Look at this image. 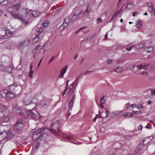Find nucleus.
<instances>
[{
	"label": "nucleus",
	"instance_id": "obj_1",
	"mask_svg": "<svg viewBox=\"0 0 155 155\" xmlns=\"http://www.w3.org/2000/svg\"><path fill=\"white\" fill-rule=\"evenodd\" d=\"M45 129L41 128L37 130L33 136V138L35 140H37L38 142L42 139L44 134Z\"/></svg>",
	"mask_w": 155,
	"mask_h": 155
},
{
	"label": "nucleus",
	"instance_id": "obj_2",
	"mask_svg": "<svg viewBox=\"0 0 155 155\" xmlns=\"http://www.w3.org/2000/svg\"><path fill=\"white\" fill-rule=\"evenodd\" d=\"M60 124L61 121L59 120H57L54 122L51 126V128L50 130L51 132L53 134H58V131L60 132L59 128Z\"/></svg>",
	"mask_w": 155,
	"mask_h": 155
},
{
	"label": "nucleus",
	"instance_id": "obj_3",
	"mask_svg": "<svg viewBox=\"0 0 155 155\" xmlns=\"http://www.w3.org/2000/svg\"><path fill=\"white\" fill-rule=\"evenodd\" d=\"M1 93L2 97L5 98L7 100H9L15 97V94L13 92H11L10 91L9 92H8L6 90L2 91Z\"/></svg>",
	"mask_w": 155,
	"mask_h": 155
},
{
	"label": "nucleus",
	"instance_id": "obj_4",
	"mask_svg": "<svg viewBox=\"0 0 155 155\" xmlns=\"http://www.w3.org/2000/svg\"><path fill=\"white\" fill-rule=\"evenodd\" d=\"M64 137L68 141L74 144L80 145L81 143L80 142H77V137L75 136L69 134H66L64 136Z\"/></svg>",
	"mask_w": 155,
	"mask_h": 155
},
{
	"label": "nucleus",
	"instance_id": "obj_5",
	"mask_svg": "<svg viewBox=\"0 0 155 155\" xmlns=\"http://www.w3.org/2000/svg\"><path fill=\"white\" fill-rule=\"evenodd\" d=\"M22 87L21 86H15V85H10L9 89L15 95H17L20 93L22 90Z\"/></svg>",
	"mask_w": 155,
	"mask_h": 155
},
{
	"label": "nucleus",
	"instance_id": "obj_6",
	"mask_svg": "<svg viewBox=\"0 0 155 155\" xmlns=\"http://www.w3.org/2000/svg\"><path fill=\"white\" fill-rule=\"evenodd\" d=\"M11 15L15 17V18L18 19L20 20L22 23H23L25 25H27L28 22L23 19L22 18L20 17L14 11H12L10 12Z\"/></svg>",
	"mask_w": 155,
	"mask_h": 155
},
{
	"label": "nucleus",
	"instance_id": "obj_7",
	"mask_svg": "<svg viewBox=\"0 0 155 155\" xmlns=\"http://www.w3.org/2000/svg\"><path fill=\"white\" fill-rule=\"evenodd\" d=\"M23 126V124L21 120L17 121L16 123L14 126L13 128L14 130L17 131L20 130Z\"/></svg>",
	"mask_w": 155,
	"mask_h": 155
},
{
	"label": "nucleus",
	"instance_id": "obj_8",
	"mask_svg": "<svg viewBox=\"0 0 155 155\" xmlns=\"http://www.w3.org/2000/svg\"><path fill=\"white\" fill-rule=\"evenodd\" d=\"M27 115L29 117H31L34 120H36L40 117H37V115L31 110H29L27 112Z\"/></svg>",
	"mask_w": 155,
	"mask_h": 155
},
{
	"label": "nucleus",
	"instance_id": "obj_9",
	"mask_svg": "<svg viewBox=\"0 0 155 155\" xmlns=\"http://www.w3.org/2000/svg\"><path fill=\"white\" fill-rule=\"evenodd\" d=\"M3 134H4V136H5V137H3L4 139H10L12 138L13 137V134L9 131H8V132L0 133V136L3 135Z\"/></svg>",
	"mask_w": 155,
	"mask_h": 155
},
{
	"label": "nucleus",
	"instance_id": "obj_10",
	"mask_svg": "<svg viewBox=\"0 0 155 155\" xmlns=\"http://www.w3.org/2000/svg\"><path fill=\"white\" fill-rule=\"evenodd\" d=\"M33 97L30 96L25 97L24 100V104L25 105H28L32 103Z\"/></svg>",
	"mask_w": 155,
	"mask_h": 155
},
{
	"label": "nucleus",
	"instance_id": "obj_11",
	"mask_svg": "<svg viewBox=\"0 0 155 155\" xmlns=\"http://www.w3.org/2000/svg\"><path fill=\"white\" fill-rule=\"evenodd\" d=\"M69 20L68 17L64 19L63 23L60 27L59 28L60 30H62L67 26L70 21Z\"/></svg>",
	"mask_w": 155,
	"mask_h": 155
},
{
	"label": "nucleus",
	"instance_id": "obj_12",
	"mask_svg": "<svg viewBox=\"0 0 155 155\" xmlns=\"http://www.w3.org/2000/svg\"><path fill=\"white\" fill-rule=\"evenodd\" d=\"M30 41V39H27L24 41H21L19 44V46L20 47L27 46L29 44Z\"/></svg>",
	"mask_w": 155,
	"mask_h": 155
},
{
	"label": "nucleus",
	"instance_id": "obj_13",
	"mask_svg": "<svg viewBox=\"0 0 155 155\" xmlns=\"http://www.w3.org/2000/svg\"><path fill=\"white\" fill-rule=\"evenodd\" d=\"M146 4L148 7V9L149 11L150 12L152 13L154 9V6L152 5V3L150 2H147Z\"/></svg>",
	"mask_w": 155,
	"mask_h": 155
},
{
	"label": "nucleus",
	"instance_id": "obj_14",
	"mask_svg": "<svg viewBox=\"0 0 155 155\" xmlns=\"http://www.w3.org/2000/svg\"><path fill=\"white\" fill-rule=\"evenodd\" d=\"M75 88L70 85L67 94L69 96H71L73 93Z\"/></svg>",
	"mask_w": 155,
	"mask_h": 155
},
{
	"label": "nucleus",
	"instance_id": "obj_15",
	"mask_svg": "<svg viewBox=\"0 0 155 155\" xmlns=\"http://www.w3.org/2000/svg\"><path fill=\"white\" fill-rule=\"evenodd\" d=\"M50 102L47 100H45L43 101L41 103V105L43 107L47 106L49 104Z\"/></svg>",
	"mask_w": 155,
	"mask_h": 155
},
{
	"label": "nucleus",
	"instance_id": "obj_16",
	"mask_svg": "<svg viewBox=\"0 0 155 155\" xmlns=\"http://www.w3.org/2000/svg\"><path fill=\"white\" fill-rule=\"evenodd\" d=\"M149 64V63H145L144 64H140L137 66V68L138 69H145V68L148 66Z\"/></svg>",
	"mask_w": 155,
	"mask_h": 155
},
{
	"label": "nucleus",
	"instance_id": "obj_17",
	"mask_svg": "<svg viewBox=\"0 0 155 155\" xmlns=\"http://www.w3.org/2000/svg\"><path fill=\"white\" fill-rule=\"evenodd\" d=\"M21 3L19 2L16 4L13 5V8L16 11H18L21 7Z\"/></svg>",
	"mask_w": 155,
	"mask_h": 155
},
{
	"label": "nucleus",
	"instance_id": "obj_18",
	"mask_svg": "<svg viewBox=\"0 0 155 155\" xmlns=\"http://www.w3.org/2000/svg\"><path fill=\"white\" fill-rule=\"evenodd\" d=\"M12 69V64H10L9 67L5 68L3 70V71L7 72L8 73H11Z\"/></svg>",
	"mask_w": 155,
	"mask_h": 155
},
{
	"label": "nucleus",
	"instance_id": "obj_19",
	"mask_svg": "<svg viewBox=\"0 0 155 155\" xmlns=\"http://www.w3.org/2000/svg\"><path fill=\"white\" fill-rule=\"evenodd\" d=\"M79 79V77L76 79L75 81L71 84L73 87L76 88V86L78 83V81Z\"/></svg>",
	"mask_w": 155,
	"mask_h": 155
},
{
	"label": "nucleus",
	"instance_id": "obj_20",
	"mask_svg": "<svg viewBox=\"0 0 155 155\" xmlns=\"http://www.w3.org/2000/svg\"><path fill=\"white\" fill-rule=\"evenodd\" d=\"M123 115L125 117H130L133 116V114L132 113L125 112L123 113Z\"/></svg>",
	"mask_w": 155,
	"mask_h": 155
},
{
	"label": "nucleus",
	"instance_id": "obj_21",
	"mask_svg": "<svg viewBox=\"0 0 155 155\" xmlns=\"http://www.w3.org/2000/svg\"><path fill=\"white\" fill-rule=\"evenodd\" d=\"M145 51H146L147 53L152 52L153 50V48L152 47L149 46L146 48L145 49Z\"/></svg>",
	"mask_w": 155,
	"mask_h": 155
},
{
	"label": "nucleus",
	"instance_id": "obj_22",
	"mask_svg": "<svg viewBox=\"0 0 155 155\" xmlns=\"http://www.w3.org/2000/svg\"><path fill=\"white\" fill-rule=\"evenodd\" d=\"M0 4L3 5H7L8 3V0H0Z\"/></svg>",
	"mask_w": 155,
	"mask_h": 155
},
{
	"label": "nucleus",
	"instance_id": "obj_23",
	"mask_svg": "<svg viewBox=\"0 0 155 155\" xmlns=\"http://www.w3.org/2000/svg\"><path fill=\"white\" fill-rule=\"evenodd\" d=\"M49 23V22L48 20H45L43 21L42 25L41 27L45 28L47 27Z\"/></svg>",
	"mask_w": 155,
	"mask_h": 155
},
{
	"label": "nucleus",
	"instance_id": "obj_24",
	"mask_svg": "<svg viewBox=\"0 0 155 155\" xmlns=\"http://www.w3.org/2000/svg\"><path fill=\"white\" fill-rule=\"evenodd\" d=\"M134 7L133 4L131 2L127 3V5L126 8L130 9H132Z\"/></svg>",
	"mask_w": 155,
	"mask_h": 155
},
{
	"label": "nucleus",
	"instance_id": "obj_25",
	"mask_svg": "<svg viewBox=\"0 0 155 155\" xmlns=\"http://www.w3.org/2000/svg\"><path fill=\"white\" fill-rule=\"evenodd\" d=\"M15 109L16 110V111L17 113L20 115H22L21 110L20 107L17 106L15 107Z\"/></svg>",
	"mask_w": 155,
	"mask_h": 155
},
{
	"label": "nucleus",
	"instance_id": "obj_26",
	"mask_svg": "<svg viewBox=\"0 0 155 155\" xmlns=\"http://www.w3.org/2000/svg\"><path fill=\"white\" fill-rule=\"evenodd\" d=\"M136 26L139 28H140L142 26V22L139 20H137L136 22Z\"/></svg>",
	"mask_w": 155,
	"mask_h": 155
},
{
	"label": "nucleus",
	"instance_id": "obj_27",
	"mask_svg": "<svg viewBox=\"0 0 155 155\" xmlns=\"http://www.w3.org/2000/svg\"><path fill=\"white\" fill-rule=\"evenodd\" d=\"M122 70V68L120 66L117 67L116 68L114 69V71H116L118 72H121Z\"/></svg>",
	"mask_w": 155,
	"mask_h": 155
},
{
	"label": "nucleus",
	"instance_id": "obj_28",
	"mask_svg": "<svg viewBox=\"0 0 155 155\" xmlns=\"http://www.w3.org/2000/svg\"><path fill=\"white\" fill-rule=\"evenodd\" d=\"M33 11L27 9L26 12V15H29L31 16H34Z\"/></svg>",
	"mask_w": 155,
	"mask_h": 155
},
{
	"label": "nucleus",
	"instance_id": "obj_29",
	"mask_svg": "<svg viewBox=\"0 0 155 155\" xmlns=\"http://www.w3.org/2000/svg\"><path fill=\"white\" fill-rule=\"evenodd\" d=\"M39 36L38 35H36L35 37L33 38V42L34 43H36L39 40Z\"/></svg>",
	"mask_w": 155,
	"mask_h": 155
},
{
	"label": "nucleus",
	"instance_id": "obj_30",
	"mask_svg": "<svg viewBox=\"0 0 155 155\" xmlns=\"http://www.w3.org/2000/svg\"><path fill=\"white\" fill-rule=\"evenodd\" d=\"M40 46L39 45H38L36 48H35L33 51V52L34 53H36L38 51L39 53L40 50H41L40 48Z\"/></svg>",
	"mask_w": 155,
	"mask_h": 155
},
{
	"label": "nucleus",
	"instance_id": "obj_31",
	"mask_svg": "<svg viewBox=\"0 0 155 155\" xmlns=\"http://www.w3.org/2000/svg\"><path fill=\"white\" fill-rule=\"evenodd\" d=\"M67 66H64L63 68H62L60 71V72L61 73L64 74H65V73L66 72L67 69Z\"/></svg>",
	"mask_w": 155,
	"mask_h": 155
},
{
	"label": "nucleus",
	"instance_id": "obj_32",
	"mask_svg": "<svg viewBox=\"0 0 155 155\" xmlns=\"http://www.w3.org/2000/svg\"><path fill=\"white\" fill-rule=\"evenodd\" d=\"M69 81H70L69 80H68L67 81L66 84V87L64 91V93L63 94V96H64V95L65 94V93H66V92L68 90V82H69Z\"/></svg>",
	"mask_w": 155,
	"mask_h": 155
},
{
	"label": "nucleus",
	"instance_id": "obj_33",
	"mask_svg": "<svg viewBox=\"0 0 155 155\" xmlns=\"http://www.w3.org/2000/svg\"><path fill=\"white\" fill-rule=\"evenodd\" d=\"M91 11V9H88V7H87L85 10L83 12V14L87 15L89 14L90 12Z\"/></svg>",
	"mask_w": 155,
	"mask_h": 155
},
{
	"label": "nucleus",
	"instance_id": "obj_34",
	"mask_svg": "<svg viewBox=\"0 0 155 155\" xmlns=\"http://www.w3.org/2000/svg\"><path fill=\"white\" fill-rule=\"evenodd\" d=\"M74 103L71 101H70L68 104V107L70 110H71L73 106Z\"/></svg>",
	"mask_w": 155,
	"mask_h": 155
},
{
	"label": "nucleus",
	"instance_id": "obj_35",
	"mask_svg": "<svg viewBox=\"0 0 155 155\" xmlns=\"http://www.w3.org/2000/svg\"><path fill=\"white\" fill-rule=\"evenodd\" d=\"M143 145L142 144H140L137 147L136 150V152L137 153L140 150V148L142 147Z\"/></svg>",
	"mask_w": 155,
	"mask_h": 155
},
{
	"label": "nucleus",
	"instance_id": "obj_36",
	"mask_svg": "<svg viewBox=\"0 0 155 155\" xmlns=\"http://www.w3.org/2000/svg\"><path fill=\"white\" fill-rule=\"evenodd\" d=\"M5 110L2 108H0V117H2L4 116Z\"/></svg>",
	"mask_w": 155,
	"mask_h": 155
},
{
	"label": "nucleus",
	"instance_id": "obj_37",
	"mask_svg": "<svg viewBox=\"0 0 155 155\" xmlns=\"http://www.w3.org/2000/svg\"><path fill=\"white\" fill-rule=\"evenodd\" d=\"M136 107L140 110H142L144 109L142 105L140 104L136 105Z\"/></svg>",
	"mask_w": 155,
	"mask_h": 155
},
{
	"label": "nucleus",
	"instance_id": "obj_38",
	"mask_svg": "<svg viewBox=\"0 0 155 155\" xmlns=\"http://www.w3.org/2000/svg\"><path fill=\"white\" fill-rule=\"evenodd\" d=\"M39 147V145L38 143L36 144L35 146V147L33 148L32 149V152L34 153V152L36 150L38 149Z\"/></svg>",
	"mask_w": 155,
	"mask_h": 155
},
{
	"label": "nucleus",
	"instance_id": "obj_39",
	"mask_svg": "<svg viewBox=\"0 0 155 155\" xmlns=\"http://www.w3.org/2000/svg\"><path fill=\"white\" fill-rule=\"evenodd\" d=\"M144 46V45L143 44H138L136 45V48L138 49H139L140 48H143Z\"/></svg>",
	"mask_w": 155,
	"mask_h": 155
},
{
	"label": "nucleus",
	"instance_id": "obj_40",
	"mask_svg": "<svg viewBox=\"0 0 155 155\" xmlns=\"http://www.w3.org/2000/svg\"><path fill=\"white\" fill-rule=\"evenodd\" d=\"M123 110H119V111H114L113 112V113L114 115H115L117 116L119 115L120 114L122 111Z\"/></svg>",
	"mask_w": 155,
	"mask_h": 155
},
{
	"label": "nucleus",
	"instance_id": "obj_41",
	"mask_svg": "<svg viewBox=\"0 0 155 155\" xmlns=\"http://www.w3.org/2000/svg\"><path fill=\"white\" fill-rule=\"evenodd\" d=\"M5 32L7 35H12V32L9 30H6L5 31Z\"/></svg>",
	"mask_w": 155,
	"mask_h": 155
},
{
	"label": "nucleus",
	"instance_id": "obj_42",
	"mask_svg": "<svg viewBox=\"0 0 155 155\" xmlns=\"http://www.w3.org/2000/svg\"><path fill=\"white\" fill-rule=\"evenodd\" d=\"M33 13L34 16V17L37 16H38L40 14L39 12H37V11H33Z\"/></svg>",
	"mask_w": 155,
	"mask_h": 155
},
{
	"label": "nucleus",
	"instance_id": "obj_43",
	"mask_svg": "<svg viewBox=\"0 0 155 155\" xmlns=\"http://www.w3.org/2000/svg\"><path fill=\"white\" fill-rule=\"evenodd\" d=\"M105 97L104 96L100 98V101L102 104H104L105 102V99L104 98Z\"/></svg>",
	"mask_w": 155,
	"mask_h": 155
},
{
	"label": "nucleus",
	"instance_id": "obj_44",
	"mask_svg": "<svg viewBox=\"0 0 155 155\" xmlns=\"http://www.w3.org/2000/svg\"><path fill=\"white\" fill-rule=\"evenodd\" d=\"M43 30V28H42V27L41 26V27L37 29L36 30V31L37 32L39 33H41L42 32Z\"/></svg>",
	"mask_w": 155,
	"mask_h": 155
},
{
	"label": "nucleus",
	"instance_id": "obj_45",
	"mask_svg": "<svg viewBox=\"0 0 155 155\" xmlns=\"http://www.w3.org/2000/svg\"><path fill=\"white\" fill-rule=\"evenodd\" d=\"M4 121L5 122H8L10 120V119L8 116H5L4 118Z\"/></svg>",
	"mask_w": 155,
	"mask_h": 155
},
{
	"label": "nucleus",
	"instance_id": "obj_46",
	"mask_svg": "<svg viewBox=\"0 0 155 155\" xmlns=\"http://www.w3.org/2000/svg\"><path fill=\"white\" fill-rule=\"evenodd\" d=\"M120 10L121 9H120L119 11L116 12L114 14L113 16L111 18V19H112L113 18L116 17L119 15Z\"/></svg>",
	"mask_w": 155,
	"mask_h": 155
},
{
	"label": "nucleus",
	"instance_id": "obj_47",
	"mask_svg": "<svg viewBox=\"0 0 155 155\" xmlns=\"http://www.w3.org/2000/svg\"><path fill=\"white\" fill-rule=\"evenodd\" d=\"M151 95L155 96V89L151 90Z\"/></svg>",
	"mask_w": 155,
	"mask_h": 155
},
{
	"label": "nucleus",
	"instance_id": "obj_48",
	"mask_svg": "<svg viewBox=\"0 0 155 155\" xmlns=\"http://www.w3.org/2000/svg\"><path fill=\"white\" fill-rule=\"evenodd\" d=\"M75 12L79 16L82 13V12L80 10H77Z\"/></svg>",
	"mask_w": 155,
	"mask_h": 155
},
{
	"label": "nucleus",
	"instance_id": "obj_49",
	"mask_svg": "<svg viewBox=\"0 0 155 155\" xmlns=\"http://www.w3.org/2000/svg\"><path fill=\"white\" fill-rule=\"evenodd\" d=\"M5 32V31L2 29H0V37L3 36V34Z\"/></svg>",
	"mask_w": 155,
	"mask_h": 155
},
{
	"label": "nucleus",
	"instance_id": "obj_50",
	"mask_svg": "<svg viewBox=\"0 0 155 155\" xmlns=\"http://www.w3.org/2000/svg\"><path fill=\"white\" fill-rule=\"evenodd\" d=\"M33 72L34 71H32V70H31L30 72L29 73L28 76L32 78V75Z\"/></svg>",
	"mask_w": 155,
	"mask_h": 155
},
{
	"label": "nucleus",
	"instance_id": "obj_51",
	"mask_svg": "<svg viewBox=\"0 0 155 155\" xmlns=\"http://www.w3.org/2000/svg\"><path fill=\"white\" fill-rule=\"evenodd\" d=\"M76 96L75 95H73L70 101H71L73 102L74 103V102L75 100Z\"/></svg>",
	"mask_w": 155,
	"mask_h": 155
},
{
	"label": "nucleus",
	"instance_id": "obj_52",
	"mask_svg": "<svg viewBox=\"0 0 155 155\" xmlns=\"http://www.w3.org/2000/svg\"><path fill=\"white\" fill-rule=\"evenodd\" d=\"M148 138H146L145 139H144L143 141L144 144L146 145L148 143H149L150 141H147V140H148Z\"/></svg>",
	"mask_w": 155,
	"mask_h": 155
},
{
	"label": "nucleus",
	"instance_id": "obj_53",
	"mask_svg": "<svg viewBox=\"0 0 155 155\" xmlns=\"http://www.w3.org/2000/svg\"><path fill=\"white\" fill-rule=\"evenodd\" d=\"M132 137V136L131 135H127L126 137V139L127 140H129Z\"/></svg>",
	"mask_w": 155,
	"mask_h": 155
},
{
	"label": "nucleus",
	"instance_id": "obj_54",
	"mask_svg": "<svg viewBox=\"0 0 155 155\" xmlns=\"http://www.w3.org/2000/svg\"><path fill=\"white\" fill-rule=\"evenodd\" d=\"M102 22V21L101 18H99L97 19V24H99Z\"/></svg>",
	"mask_w": 155,
	"mask_h": 155
},
{
	"label": "nucleus",
	"instance_id": "obj_55",
	"mask_svg": "<svg viewBox=\"0 0 155 155\" xmlns=\"http://www.w3.org/2000/svg\"><path fill=\"white\" fill-rule=\"evenodd\" d=\"M79 3L80 5H82L84 4V2L83 0H79Z\"/></svg>",
	"mask_w": 155,
	"mask_h": 155
},
{
	"label": "nucleus",
	"instance_id": "obj_56",
	"mask_svg": "<svg viewBox=\"0 0 155 155\" xmlns=\"http://www.w3.org/2000/svg\"><path fill=\"white\" fill-rule=\"evenodd\" d=\"M140 74H141L147 75L148 74V73L147 71H142L140 72Z\"/></svg>",
	"mask_w": 155,
	"mask_h": 155
},
{
	"label": "nucleus",
	"instance_id": "obj_57",
	"mask_svg": "<svg viewBox=\"0 0 155 155\" xmlns=\"http://www.w3.org/2000/svg\"><path fill=\"white\" fill-rule=\"evenodd\" d=\"M133 47V45H131V46H130L129 47L127 48L126 49L128 51H130Z\"/></svg>",
	"mask_w": 155,
	"mask_h": 155
},
{
	"label": "nucleus",
	"instance_id": "obj_58",
	"mask_svg": "<svg viewBox=\"0 0 155 155\" xmlns=\"http://www.w3.org/2000/svg\"><path fill=\"white\" fill-rule=\"evenodd\" d=\"M132 112L134 113H137V114H140L141 112L140 111H134V110H132Z\"/></svg>",
	"mask_w": 155,
	"mask_h": 155
},
{
	"label": "nucleus",
	"instance_id": "obj_59",
	"mask_svg": "<svg viewBox=\"0 0 155 155\" xmlns=\"http://www.w3.org/2000/svg\"><path fill=\"white\" fill-rule=\"evenodd\" d=\"M64 75V74H63L60 72V74H59V76H58L59 78H62L63 77V76Z\"/></svg>",
	"mask_w": 155,
	"mask_h": 155
},
{
	"label": "nucleus",
	"instance_id": "obj_60",
	"mask_svg": "<svg viewBox=\"0 0 155 155\" xmlns=\"http://www.w3.org/2000/svg\"><path fill=\"white\" fill-rule=\"evenodd\" d=\"M106 117H108L110 114L109 111L108 110H107L106 111Z\"/></svg>",
	"mask_w": 155,
	"mask_h": 155
},
{
	"label": "nucleus",
	"instance_id": "obj_61",
	"mask_svg": "<svg viewBox=\"0 0 155 155\" xmlns=\"http://www.w3.org/2000/svg\"><path fill=\"white\" fill-rule=\"evenodd\" d=\"M122 1V0H119L118 3L117 4V7H119L120 6V5L121 4L120 3V2H121Z\"/></svg>",
	"mask_w": 155,
	"mask_h": 155
},
{
	"label": "nucleus",
	"instance_id": "obj_62",
	"mask_svg": "<svg viewBox=\"0 0 155 155\" xmlns=\"http://www.w3.org/2000/svg\"><path fill=\"white\" fill-rule=\"evenodd\" d=\"M54 56H52L51 59L49 60V63H50L52 61V60L54 59Z\"/></svg>",
	"mask_w": 155,
	"mask_h": 155
},
{
	"label": "nucleus",
	"instance_id": "obj_63",
	"mask_svg": "<svg viewBox=\"0 0 155 155\" xmlns=\"http://www.w3.org/2000/svg\"><path fill=\"white\" fill-rule=\"evenodd\" d=\"M130 107H136V105L135 104H133L130 105Z\"/></svg>",
	"mask_w": 155,
	"mask_h": 155
},
{
	"label": "nucleus",
	"instance_id": "obj_64",
	"mask_svg": "<svg viewBox=\"0 0 155 155\" xmlns=\"http://www.w3.org/2000/svg\"><path fill=\"white\" fill-rule=\"evenodd\" d=\"M77 18H78L76 16L74 17L73 15L72 16V19H71V20L74 21V20H75Z\"/></svg>",
	"mask_w": 155,
	"mask_h": 155
}]
</instances>
